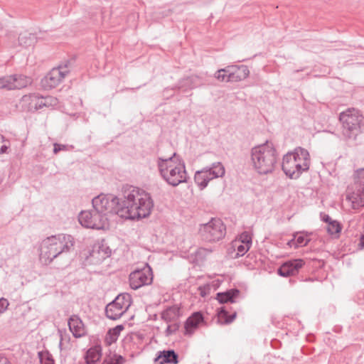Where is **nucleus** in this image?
Returning <instances> with one entry per match:
<instances>
[{"mask_svg": "<svg viewBox=\"0 0 364 364\" xmlns=\"http://www.w3.org/2000/svg\"><path fill=\"white\" fill-rule=\"evenodd\" d=\"M154 208L151 194L134 186L124 188L118 203L117 215L121 218L139 220L150 215Z\"/></svg>", "mask_w": 364, "mask_h": 364, "instance_id": "1", "label": "nucleus"}, {"mask_svg": "<svg viewBox=\"0 0 364 364\" xmlns=\"http://www.w3.org/2000/svg\"><path fill=\"white\" fill-rule=\"evenodd\" d=\"M75 239L71 235L58 234L44 239L40 247V259L46 264L74 249Z\"/></svg>", "mask_w": 364, "mask_h": 364, "instance_id": "2", "label": "nucleus"}, {"mask_svg": "<svg viewBox=\"0 0 364 364\" xmlns=\"http://www.w3.org/2000/svg\"><path fill=\"white\" fill-rule=\"evenodd\" d=\"M157 165L161 176L168 185L176 187L187 182L184 161L176 153L166 159L159 157Z\"/></svg>", "mask_w": 364, "mask_h": 364, "instance_id": "3", "label": "nucleus"}, {"mask_svg": "<svg viewBox=\"0 0 364 364\" xmlns=\"http://www.w3.org/2000/svg\"><path fill=\"white\" fill-rule=\"evenodd\" d=\"M277 151L272 143L266 141L251 149V161L254 169L260 175L274 171L277 163Z\"/></svg>", "mask_w": 364, "mask_h": 364, "instance_id": "4", "label": "nucleus"}, {"mask_svg": "<svg viewBox=\"0 0 364 364\" xmlns=\"http://www.w3.org/2000/svg\"><path fill=\"white\" fill-rule=\"evenodd\" d=\"M342 124V134L347 140H355L362 132L363 117L355 109H348L339 115Z\"/></svg>", "mask_w": 364, "mask_h": 364, "instance_id": "5", "label": "nucleus"}, {"mask_svg": "<svg viewBox=\"0 0 364 364\" xmlns=\"http://www.w3.org/2000/svg\"><path fill=\"white\" fill-rule=\"evenodd\" d=\"M225 173V167L220 162L213 163L210 166L197 171L194 176V181L199 188L203 190L210 181L223 177Z\"/></svg>", "mask_w": 364, "mask_h": 364, "instance_id": "6", "label": "nucleus"}, {"mask_svg": "<svg viewBox=\"0 0 364 364\" xmlns=\"http://www.w3.org/2000/svg\"><path fill=\"white\" fill-rule=\"evenodd\" d=\"M249 74L250 70L247 65H231L218 70L214 77L221 82H236L245 80Z\"/></svg>", "mask_w": 364, "mask_h": 364, "instance_id": "7", "label": "nucleus"}, {"mask_svg": "<svg viewBox=\"0 0 364 364\" xmlns=\"http://www.w3.org/2000/svg\"><path fill=\"white\" fill-rule=\"evenodd\" d=\"M225 226L219 218H212L208 223L201 225L199 232L206 242L218 241L225 235Z\"/></svg>", "mask_w": 364, "mask_h": 364, "instance_id": "8", "label": "nucleus"}, {"mask_svg": "<svg viewBox=\"0 0 364 364\" xmlns=\"http://www.w3.org/2000/svg\"><path fill=\"white\" fill-rule=\"evenodd\" d=\"M131 305V296L129 294H119L114 301L105 307L107 317L112 320L119 318Z\"/></svg>", "mask_w": 364, "mask_h": 364, "instance_id": "9", "label": "nucleus"}, {"mask_svg": "<svg viewBox=\"0 0 364 364\" xmlns=\"http://www.w3.org/2000/svg\"><path fill=\"white\" fill-rule=\"evenodd\" d=\"M79 223L85 228L101 230L107 223V217L103 216L94 208L90 210H82L78 216Z\"/></svg>", "mask_w": 364, "mask_h": 364, "instance_id": "10", "label": "nucleus"}, {"mask_svg": "<svg viewBox=\"0 0 364 364\" xmlns=\"http://www.w3.org/2000/svg\"><path fill=\"white\" fill-rule=\"evenodd\" d=\"M119 200L120 198L118 197H108L100 194L92 200V208L103 216L107 217L109 213L117 214Z\"/></svg>", "mask_w": 364, "mask_h": 364, "instance_id": "11", "label": "nucleus"}, {"mask_svg": "<svg viewBox=\"0 0 364 364\" xmlns=\"http://www.w3.org/2000/svg\"><path fill=\"white\" fill-rule=\"evenodd\" d=\"M70 61L59 65L53 68L41 80L42 86L45 89H52L57 87L69 73L68 65Z\"/></svg>", "mask_w": 364, "mask_h": 364, "instance_id": "12", "label": "nucleus"}, {"mask_svg": "<svg viewBox=\"0 0 364 364\" xmlns=\"http://www.w3.org/2000/svg\"><path fill=\"white\" fill-rule=\"evenodd\" d=\"M129 280L132 289H138L143 286L149 285L153 282L152 269L146 264L144 268L132 272L129 274Z\"/></svg>", "mask_w": 364, "mask_h": 364, "instance_id": "13", "label": "nucleus"}, {"mask_svg": "<svg viewBox=\"0 0 364 364\" xmlns=\"http://www.w3.org/2000/svg\"><path fill=\"white\" fill-rule=\"evenodd\" d=\"M112 251L105 240H97L89 250L87 258L93 264H99L111 255Z\"/></svg>", "mask_w": 364, "mask_h": 364, "instance_id": "14", "label": "nucleus"}, {"mask_svg": "<svg viewBox=\"0 0 364 364\" xmlns=\"http://www.w3.org/2000/svg\"><path fill=\"white\" fill-rule=\"evenodd\" d=\"M282 168L284 173L291 179H297L303 171L299 169L293 154L288 152L283 156Z\"/></svg>", "mask_w": 364, "mask_h": 364, "instance_id": "15", "label": "nucleus"}, {"mask_svg": "<svg viewBox=\"0 0 364 364\" xmlns=\"http://www.w3.org/2000/svg\"><path fill=\"white\" fill-rule=\"evenodd\" d=\"M305 264L301 259H290L284 262L277 269L281 277H287L299 273V269Z\"/></svg>", "mask_w": 364, "mask_h": 364, "instance_id": "16", "label": "nucleus"}, {"mask_svg": "<svg viewBox=\"0 0 364 364\" xmlns=\"http://www.w3.org/2000/svg\"><path fill=\"white\" fill-rule=\"evenodd\" d=\"M294 156L295 161L298 165L299 169L303 172L307 171L310 167V155L309 151L301 146L296 147L293 151H291Z\"/></svg>", "mask_w": 364, "mask_h": 364, "instance_id": "17", "label": "nucleus"}, {"mask_svg": "<svg viewBox=\"0 0 364 364\" xmlns=\"http://www.w3.org/2000/svg\"><path fill=\"white\" fill-rule=\"evenodd\" d=\"M43 97L36 93L25 95L22 97V102L28 103V109L31 112H35L45 107V103L43 101Z\"/></svg>", "mask_w": 364, "mask_h": 364, "instance_id": "18", "label": "nucleus"}, {"mask_svg": "<svg viewBox=\"0 0 364 364\" xmlns=\"http://www.w3.org/2000/svg\"><path fill=\"white\" fill-rule=\"evenodd\" d=\"M154 362L159 364H177L178 355L172 349L160 350L157 353Z\"/></svg>", "mask_w": 364, "mask_h": 364, "instance_id": "19", "label": "nucleus"}, {"mask_svg": "<svg viewBox=\"0 0 364 364\" xmlns=\"http://www.w3.org/2000/svg\"><path fill=\"white\" fill-rule=\"evenodd\" d=\"M68 326L70 331L75 338H80L86 334L85 326L77 315H72L68 319Z\"/></svg>", "mask_w": 364, "mask_h": 364, "instance_id": "20", "label": "nucleus"}, {"mask_svg": "<svg viewBox=\"0 0 364 364\" xmlns=\"http://www.w3.org/2000/svg\"><path fill=\"white\" fill-rule=\"evenodd\" d=\"M203 322V316L201 312L197 311L189 316L185 322V335L191 336L198 328L199 324Z\"/></svg>", "mask_w": 364, "mask_h": 364, "instance_id": "21", "label": "nucleus"}, {"mask_svg": "<svg viewBox=\"0 0 364 364\" xmlns=\"http://www.w3.org/2000/svg\"><path fill=\"white\" fill-rule=\"evenodd\" d=\"M240 291L238 289L233 288L216 294V299L220 304L235 303V299L239 296Z\"/></svg>", "mask_w": 364, "mask_h": 364, "instance_id": "22", "label": "nucleus"}, {"mask_svg": "<svg viewBox=\"0 0 364 364\" xmlns=\"http://www.w3.org/2000/svg\"><path fill=\"white\" fill-rule=\"evenodd\" d=\"M180 308L176 305L167 307L161 314V318L166 323L178 322Z\"/></svg>", "mask_w": 364, "mask_h": 364, "instance_id": "23", "label": "nucleus"}, {"mask_svg": "<svg viewBox=\"0 0 364 364\" xmlns=\"http://www.w3.org/2000/svg\"><path fill=\"white\" fill-rule=\"evenodd\" d=\"M364 191V186H361L358 192H353L347 196V199L352 203L354 209L364 206V194L360 193Z\"/></svg>", "mask_w": 364, "mask_h": 364, "instance_id": "24", "label": "nucleus"}, {"mask_svg": "<svg viewBox=\"0 0 364 364\" xmlns=\"http://www.w3.org/2000/svg\"><path fill=\"white\" fill-rule=\"evenodd\" d=\"M102 356V347L100 345H96L91 347L86 353L85 361L86 364H95L97 363Z\"/></svg>", "mask_w": 364, "mask_h": 364, "instance_id": "25", "label": "nucleus"}, {"mask_svg": "<svg viewBox=\"0 0 364 364\" xmlns=\"http://www.w3.org/2000/svg\"><path fill=\"white\" fill-rule=\"evenodd\" d=\"M236 316V311H234L231 315H229V311L226 307H221L218 311V322L223 325L229 324L235 319Z\"/></svg>", "mask_w": 364, "mask_h": 364, "instance_id": "26", "label": "nucleus"}, {"mask_svg": "<svg viewBox=\"0 0 364 364\" xmlns=\"http://www.w3.org/2000/svg\"><path fill=\"white\" fill-rule=\"evenodd\" d=\"M198 77L196 75H191L183 78L178 82V89L186 91L196 87L198 85Z\"/></svg>", "mask_w": 364, "mask_h": 364, "instance_id": "27", "label": "nucleus"}, {"mask_svg": "<svg viewBox=\"0 0 364 364\" xmlns=\"http://www.w3.org/2000/svg\"><path fill=\"white\" fill-rule=\"evenodd\" d=\"M36 41V37L33 33H22L18 36L19 45L23 47H29Z\"/></svg>", "mask_w": 364, "mask_h": 364, "instance_id": "28", "label": "nucleus"}, {"mask_svg": "<svg viewBox=\"0 0 364 364\" xmlns=\"http://www.w3.org/2000/svg\"><path fill=\"white\" fill-rule=\"evenodd\" d=\"M125 359L123 356L109 351L106 353L102 364H123Z\"/></svg>", "mask_w": 364, "mask_h": 364, "instance_id": "29", "label": "nucleus"}, {"mask_svg": "<svg viewBox=\"0 0 364 364\" xmlns=\"http://www.w3.org/2000/svg\"><path fill=\"white\" fill-rule=\"evenodd\" d=\"M13 76L14 79L15 80L14 82L15 89H21L32 83L31 78L26 75L16 74L13 75Z\"/></svg>", "mask_w": 364, "mask_h": 364, "instance_id": "30", "label": "nucleus"}, {"mask_svg": "<svg viewBox=\"0 0 364 364\" xmlns=\"http://www.w3.org/2000/svg\"><path fill=\"white\" fill-rule=\"evenodd\" d=\"M14 80L13 75L0 77V89L15 90Z\"/></svg>", "mask_w": 364, "mask_h": 364, "instance_id": "31", "label": "nucleus"}, {"mask_svg": "<svg viewBox=\"0 0 364 364\" xmlns=\"http://www.w3.org/2000/svg\"><path fill=\"white\" fill-rule=\"evenodd\" d=\"M309 242V239L303 235H294V239L289 241V245L292 246L295 245V247L306 246Z\"/></svg>", "mask_w": 364, "mask_h": 364, "instance_id": "32", "label": "nucleus"}, {"mask_svg": "<svg viewBox=\"0 0 364 364\" xmlns=\"http://www.w3.org/2000/svg\"><path fill=\"white\" fill-rule=\"evenodd\" d=\"M41 364H55L52 355L48 350L40 351L38 353Z\"/></svg>", "mask_w": 364, "mask_h": 364, "instance_id": "33", "label": "nucleus"}, {"mask_svg": "<svg viewBox=\"0 0 364 364\" xmlns=\"http://www.w3.org/2000/svg\"><path fill=\"white\" fill-rule=\"evenodd\" d=\"M342 230L341 225L337 222L336 220H333L331 222L330 224L327 226V231L330 235H337L338 236L339 233Z\"/></svg>", "mask_w": 364, "mask_h": 364, "instance_id": "34", "label": "nucleus"}, {"mask_svg": "<svg viewBox=\"0 0 364 364\" xmlns=\"http://www.w3.org/2000/svg\"><path fill=\"white\" fill-rule=\"evenodd\" d=\"M252 240L251 235L248 232H246V231L243 232L240 235L239 240L237 241V242H240L241 244L247 245L248 246H250V247L252 245Z\"/></svg>", "mask_w": 364, "mask_h": 364, "instance_id": "35", "label": "nucleus"}, {"mask_svg": "<svg viewBox=\"0 0 364 364\" xmlns=\"http://www.w3.org/2000/svg\"><path fill=\"white\" fill-rule=\"evenodd\" d=\"M43 103H45V107H53L57 105L58 101L56 97L53 96H46L43 98Z\"/></svg>", "mask_w": 364, "mask_h": 364, "instance_id": "36", "label": "nucleus"}, {"mask_svg": "<svg viewBox=\"0 0 364 364\" xmlns=\"http://www.w3.org/2000/svg\"><path fill=\"white\" fill-rule=\"evenodd\" d=\"M179 323L178 322H171L168 323L167 328L166 329V336H168L171 334L176 333L179 328Z\"/></svg>", "mask_w": 364, "mask_h": 364, "instance_id": "37", "label": "nucleus"}, {"mask_svg": "<svg viewBox=\"0 0 364 364\" xmlns=\"http://www.w3.org/2000/svg\"><path fill=\"white\" fill-rule=\"evenodd\" d=\"M237 242H235V247L237 248V256H243L250 248V246L247 245L241 244L237 245Z\"/></svg>", "mask_w": 364, "mask_h": 364, "instance_id": "38", "label": "nucleus"}, {"mask_svg": "<svg viewBox=\"0 0 364 364\" xmlns=\"http://www.w3.org/2000/svg\"><path fill=\"white\" fill-rule=\"evenodd\" d=\"M124 327L123 325H117L114 328L109 330V334H112L113 336L118 338L121 331L124 330Z\"/></svg>", "mask_w": 364, "mask_h": 364, "instance_id": "39", "label": "nucleus"}, {"mask_svg": "<svg viewBox=\"0 0 364 364\" xmlns=\"http://www.w3.org/2000/svg\"><path fill=\"white\" fill-rule=\"evenodd\" d=\"M355 177L358 181L356 183H359L360 186L364 183V168H359L355 171Z\"/></svg>", "mask_w": 364, "mask_h": 364, "instance_id": "40", "label": "nucleus"}, {"mask_svg": "<svg viewBox=\"0 0 364 364\" xmlns=\"http://www.w3.org/2000/svg\"><path fill=\"white\" fill-rule=\"evenodd\" d=\"M9 303L5 298L0 299V314L4 313L8 308Z\"/></svg>", "mask_w": 364, "mask_h": 364, "instance_id": "41", "label": "nucleus"}, {"mask_svg": "<svg viewBox=\"0 0 364 364\" xmlns=\"http://www.w3.org/2000/svg\"><path fill=\"white\" fill-rule=\"evenodd\" d=\"M211 252H212L211 250H208V249L203 248V247H200L196 250V255L197 257H201L203 255L208 254Z\"/></svg>", "mask_w": 364, "mask_h": 364, "instance_id": "42", "label": "nucleus"}, {"mask_svg": "<svg viewBox=\"0 0 364 364\" xmlns=\"http://www.w3.org/2000/svg\"><path fill=\"white\" fill-rule=\"evenodd\" d=\"M198 290L200 291V296L204 297L209 292L210 287L208 285L200 286V287H198Z\"/></svg>", "mask_w": 364, "mask_h": 364, "instance_id": "43", "label": "nucleus"}, {"mask_svg": "<svg viewBox=\"0 0 364 364\" xmlns=\"http://www.w3.org/2000/svg\"><path fill=\"white\" fill-rule=\"evenodd\" d=\"M117 340V338L112 336V334H109V331L107 332L105 337V343L107 345H111L112 343L116 342Z\"/></svg>", "mask_w": 364, "mask_h": 364, "instance_id": "44", "label": "nucleus"}, {"mask_svg": "<svg viewBox=\"0 0 364 364\" xmlns=\"http://www.w3.org/2000/svg\"><path fill=\"white\" fill-rule=\"evenodd\" d=\"M53 152L54 154H58L61 150L66 149V146L63 144H59L57 143H55L53 145Z\"/></svg>", "mask_w": 364, "mask_h": 364, "instance_id": "45", "label": "nucleus"}, {"mask_svg": "<svg viewBox=\"0 0 364 364\" xmlns=\"http://www.w3.org/2000/svg\"><path fill=\"white\" fill-rule=\"evenodd\" d=\"M322 220L325 223H328V225L330 224L331 222L333 221V220H332L331 218L328 215H326V214L323 215V216L322 217Z\"/></svg>", "mask_w": 364, "mask_h": 364, "instance_id": "46", "label": "nucleus"}, {"mask_svg": "<svg viewBox=\"0 0 364 364\" xmlns=\"http://www.w3.org/2000/svg\"><path fill=\"white\" fill-rule=\"evenodd\" d=\"M8 147L6 145H2L0 146V154L5 153L7 150Z\"/></svg>", "mask_w": 364, "mask_h": 364, "instance_id": "47", "label": "nucleus"}, {"mask_svg": "<svg viewBox=\"0 0 364 364\" xmlns=\"http://www.w3.org/2000/svg\"><path fill=\"white\" fill-rule=\"evenodd\" d=\"M302 70H294V73H298V72H299V71H302Z\"/></svg>", "mask_w": 364, "mask_h": 364, "instance_id": "48", "label": "nucleus"}]
</instances>
